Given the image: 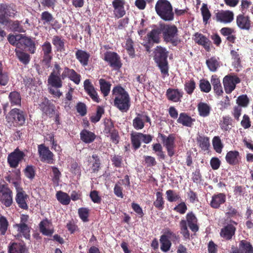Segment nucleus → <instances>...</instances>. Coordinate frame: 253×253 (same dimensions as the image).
Here are the masks:
<instances>
[{"label":"nucleus","mask_w":253,"mask_h":253,"mask_svg":"<svg viewBox=\"0 0 253 253\" xmlns=\"http://www.w3.org/2000/svg\"><path fill=\"white\" fill-rule=\"evenodd\" d=\"M62 68L60 65L55 63L53 69L48 79V83L55 88H61L62 86V80L68 78L76 84L81 82V76L73 69L65 67L61 74Z\"/></svg>","instance_id":"1"},{"label":"nucleus","mask_w":253,"mask_h":253,"mask_svg":"<svg viewBox=\"0 0 253 253\" xmlns=\"http://www.w3.org/2000/svg\"><path fill=\"white\" fill-rule=\"evenodd\" d=\"M114 96V105L122 112H127L130 107V98L127 92L121 85H117L112 90Z\"/></svg>","instance_id":"2"},{"label":"nucleus","mask_w":253,"mask_h":253,"mask_svg":"<svg viewBox=\"0 0 253 253\" xmlns=\"http://www.w3.org/2000/svg\"><path fill=\"white\" fill-rule=\"evenodd\" d=\"M186 220L181 219L179 222L180 233L185 240L190 239V232L188 226L193 232H197L199 227L198 225V219L195 214L192 212H188L186 215Z\"/></svg>","instance_id":"3"},{"label":"nucleus","mask_w":253,"mask_h":253,"mask_svg":"<svg viewBox=\"0 0 253 253\" xmlns=\"http://www.w3.org/2000/svg\"><path fill=\"white\" fill-rule=\"evenodd\" d=\"M154 60L159 68L163 78L168 76L169 64L167 60L168 52L167 49L161 46H157L154 51Z\"/></svg>","instance_id":"4"},{"label":"nucleus","mask_w":253,"mask_h":253,"mask_svg":"<svg viewBox=\"0 0 253 253\" xmlns=\"http://www.w3.org/2000/svg\"><path fill=\"white\" fill-rule=\"evenodd\" d=\"M157 15L165 21H172L174 19L172 5L168 0H158L155 6Z\"/></svg>","instance_id":"5"},{"label":"nucleus","mask_w":253,"mask_h":253,"mask_svg":"<svg viewBox=\"0 0 253 253\" xmlns=\"http://www.w3.org/2000/svg\"><path fill=\"white\" fill-rule=\"evenodd\" d=\"M161 31L163 40L166 43H170L176 46L180 42L178 38V30L174 24H161Z\"/></svg>","instance_id":"6"},{"label":"nucleus","mask_w":253,"mask_h":253,"mask_svg":"<svg viewBox=\"0 0 253 253\" xmlns=\"http://www.w3.org/2000/svg\"><path fill=\"white\" fill-rule=\"evenodd\" d=\"M26 117V114L23 111L15 108L9 112L5 116V119L10 126L20 127L25 124Z\"/></svg>","instance_id":"7"},{"label":"nucleus","mask_w":253,"mask_h":253,"mask_svg":"<svg viewBox=\"0 0 253 253\" xmlns=\"http://www.w3.org/2000/svg\"><path fill=\"white\" fill-rule=\"evenodd\" d=\"M162 34L160 25L159 27L152 29L144 37L142 45L148 52L150 53L151 52V48L154 44H158L161 42Z\"/></svg>","instance_id":"8"},{"label":"nucleus","mask_w":253,"mask_h":253,"mask_svg":"<svg viewBox=\"0 0 253 253\" xmlns=\"http://www.w3.org/2000/svg\"><path fill=\"white\" fill-rule=\"evenodd\" d=\"M17 13L15 6L12 4L0 3V24L7 26L9 17H14Z\"/></svg>","instance_id":"9"},{"label":"nucleus","mask_w":253,"mask_h":253,"mask_svg":"<svg viewBox=\"0 0 253 253\" xmlns=\"http://www.w3.org/2000/svg\"><path fill=\"white\" fill-rule=\"evenodd\" d=\"M158 136L161 139L164 146L166 147L169 156L172 157L174 155V149L176 147L175 143V134L171 133L168 136H166L164 134L159 133Z\"/></svg>","instance_id":"10"},{"label":"nucleus","mask_w":253,"mask_h":253,"mask_svg":"<svg viewBox=\"0 0 253 253\" xmlns=\"http://www.w3.org/2000/svg\"><path fill=\"white\" fill-rule=\"evenodd\" d=\"M0 201L6 207L12 204L13 192L7 184L0 183Z\"/></svg>","instance_id":"11"},{"label":"nucleus","mask_w":253,"mask_h":253,"mask_svg":"<svg viewBox=\"0 0 253 253\" xmlns=\"http://www.w3.org/2000/svg\"><path fill=\"white\" fill-rule=\"evenodd\" d=\"M38 151L40 160L48 164H53L55 160L54 154L44 144L38 146Z\"/></svg>","instance_id":"12"},{"label":"nucleus","mask_w":253,"mask_h":253,"mask_svg":"<svg viewBox=\"0 0 253 253\" xmlns=\"http://www.w3.org/2000/svg\"><path fill=\"white\" fill-rule=\"evenodd\" d=\"M25 157V153L17 148L8 155L7 163L11 168L16 169Z\"/></svg>","instance_id":"13"},{"label":"nucleus","mask_w":253,"mask_h":253,"mask_svg":"<svg viewBox=\"0 0 253 253\" xmlns=\"http://www.w3.org/2000/svg\"><path fill=\"white\" fill-rule=\"evenodd\" d=\"M104 60L115 70H119L122 67L120 57L116 52L107 51L104 53Z\"/></svg>","instance_id":"14"},{"label":"nucleus","mask_w":253,"mask_h":253,"mask_svg":"<svg viewBox=\"0 0 253 253\" xmlns=\"http://www.w3.org/2000/svg\"><path fill=\"white\" fill-rule=\"evenodd\" d=\"M240 82V79L237 76L230 75L225 76L223 79L225 92L227 94L231 93L235 89L236 84Z\"/></svg>","instance_id":"15"},{"label":"nucleus","mask_w":253,"mask_h":253,"mask_svg":"<svg viewBox=\"0 0 253 253\" xmlns=\"http://www.w3.org/2000/svg\"><path fill=\"white\" fill-rule=\"evenodd\" d=\"M234 13L230 10H217L213 19L217 22L224 24L231 23L234 19Z\"/></svg>","instance_id":"16"},{"label":"nucleus","mask_w":253,"mask_h":253,"mask_svg":"<svg viewBox=\"0 0 253 253\" xmlns=\"http://www.w3.org/2000/svg\"><path fill=\"white\" fill-rule=\"evenodd\" d=\"M230 253H253V246L247 240H242L239 242L238 247L232 246Z\"/></svg>","instance_id":"17"},{"label":"nucleus","mask_w":253,"mask_h":253,"mask_svg":"<svg viewBox=\"0 0 253 253\" xmlns=\"http://www.w3.org/2000/svg\"><path fill=\"white\" fill-rule=\"evenodd\" d=\"M42 50L43 52L42 63L49 67L53 57L52 46L50 42L45 41L42 45Z\"/></svg>","instance_id":"18"},{"label":"nucleus","mask_w":253,"mask_h":253,"mask_svg":"<svg viewBox=\"0 0 253 253\" xmlns=\"http://www.w3.org/2000/svg\"><path fill=\"white\" fill-rule=\"evenodd\" d=\"M16 191L15 201L18 206L21 209L27 210L28 209L27 202L29 196L21 187L16 189Z\"/></svg>","instance_id":"19"},{"label":"nucleus","mask_w":253,"mask_h":253,"mask_svg":"<svg viewBox=\"0 0 253 253\" xmlns=\"http://www.w3.org/2000/svg\"><path fill=\"white\" fill-rule=\"evenodd\" d=\"M41 20L43 25H50L53 29H59L61 27V24L48 11H44L41 13Z\"/></svg>","instance_id":"20"},{"label":"nucleus","mask_w":253,"mask_h":253,"mask_svg":"<svg viewBox=\"0 0 253 253\" xmlns=\"http://www.w3.org/2000/svg\"><path fill=\"white\" fill-rule=\"evenodd\" d=\"M19 48L27 49L30 53L34 54L36 50L35 42L31 38L23 35L22 38L20 39Z\"/></svg>","instance_id":"21"},{"label":"nucleus","mask_w":253,"mask_h":253,"mask_svg":"<svg viewBox=\"0 0 253 253\" xmlns=\"http://www.w3.org/2000/svg\"><path fill=\"white\" fill-rule=\"evenodd\" d=\"M151 125L150 117L146 114L136 113V116L132 121V126L136 130L142 129L145 126V123Z\"/></svg>","instance_id":"22"},{"label":"nucleus","mask_w":253,"mask_h":253,"mask_svg":"<svg viewBox=\"0 0 253 253\" xmlns=\"http://www.w3.org/2000/svg\"><path fill=\"white\" fill-rule=\"evenodd\" d=\"M232 223L237 225V223L233 221L230 220V223L223 226L221 229L220 235V236L226 240H230L232 237L235 235L236 228L232 224Z\"/></svg>","instance_id":"23"},{"label":"nucleus","mask_w":253,"mask_h":253,"mask_svg":"<svg viewBox=\"0 0 253 253\" xmlns=\"http://www.w3.org/2000/svg\"><path fill=\"white\" fill-rule=\"evenodd\" d=\"M39 108L43 114L52 117L55 112V106L47 98H44L39 104Z\"/></svg>","instance_id":"24"},{"label":"nucleus","mask_w":253,"mask_h":253,"mask_svg":"<svg viewBox=\"0 0 253 253\" xmlns=\"http://www.w3.org/2000/svg\"><path fill=\"white\" fill-rule=\"evenodd\" d=\"M226 200L225 194L223 193H215L211 196L209 205L212 209H218L222 205L225 203Z\"/></svg>","instance_id":"25"},{"label":"nucleus","mask_w":253,"mask_h":253,"mask_svg":"<svg viewBox=\"0 0 253 253\" xmlns=\"http://www.w3.org/2000/svg\"><path fill=\"white\" fill-rule=\"evenodd\" d=\"M125 0H113L112 5L114 8V14L115 18L123 17L126 13L125 9Z\"/></svg>","instance_id":"26"},{"label":"nucleus","mask_w":253,"mask_h":253,"mask_svg":"<svg viewBox=\"0 0 253 253\" xmlns=\"http://www.w3.org/2000/svg\"><path fill=\"white\" fill-rule=\"evenodd\" d=\"M84 87L86 93L90 96L94 102L97 103L100 102V99L98 93L96 91L94 86L91 84L89 79H86L84 81Z\"/></svg>","instance_id":"27"},{"label":"nucleus","mask_w":253,"mask_h":253,"mask_svg":"<svg viewBox=\"0 0 253 253\" xmlns=\"http://www.w3.org/2000/svg\"><path fill=\"white\" fill-rule=\"evenodd\" d=\"M236 24L241 30L249 31L251 28L252 22L250 17L245 15L243 12L237 16Z\"/></svg>","instance_id":"28"},{"label":"nucleus","mask_w":253,"mask_h":253,"mask_svg":"<svg viewBox=\"0 0 253 253\" xmlns=\"http://www.w3.org/2000/svg\"><path fill=\"white\" fill-rule=\"evenodd\" d=\"M194 36L193 40L196 43L203 46L206 51L210 50L211 42L207 37L198 32L195 33Z\"/></svg>","instance_id":"29"},{"label":"nucleus","mask_w":253,"mask_h":253,"mask_svg":"<svg viewBox=\"0 0 253 253\" xmlns=\"http://www.w3.org/2000/svg\"><path fill=\"white\" fill-rule=\"evenodd\" d=\"M75 56L82 66L85 67L88 65L90 57L89 53L85 50L78 49L76 51Z\"/></svg>","instance_id":"30"},{"label":"nucleus","mask_w":253,"mask_h":253,"mask_svg":"<svg viewBox=\"0 0 253 253\" xmlns=\"http://www.w3.org/2000/svg\"><path fill=\"white\" fill-rule=\"evenodd\" d=\"M183 93L178 89H173L169 88L166 91L167 98L171 101L177 102L180 101Z\"/></svg>","instance_id":"31"},{"label":"nucleus","mask_w":253,"mask_h":253,"mask_svg":"<svg viewBox=\"0 0 253 253\" xmlns=\"http://www.w3.org/2000/svg\"><path fill=\"white\" fill-rule=\"evenodd\" d=\"M52 43L56 51L62 52L65 51V40L61 36L55 35L52 38Z\"/></svg>","instance_id":"32"},{"label":"nucleus","mask_w":253,"mask_h":253,"mask_svg":"<svg viewBox=\"0 0 253 253\" xmlns=\"http://www.w3.org/2000/svg\"><path fill=\"white\" fill-rule=\"evenodd\" d=\"M220 34L226 37V40L230 42L234 43L235 42L236 37L235 31L233 28L230 27H223L220 30Z\"/></svg>","instance_id":"33"},{"label":"nucleus","mask_w":253,"mask_h":253,"mask_svg":"<svg viewBox=\"0 0 253 253\" xmlns=\"http://www.w3.org/2000/svg\"><path fill=\"white\" fill-rule=\"evenodd\" d=\"M80 134L81 140L87 144L93 142L96 137V135L94 132L86 129H83Z\"/></svg>","instance_id":"34"},{"label":"nucleus","mask_w":253,"mask_h":253,"mask_svg":"<svg viewBox=\"0 0 253 253\" xmlns=\"http://www.w3.org/2000/svg\"><path fill=\"white\" fill-rule=\"evenodd\" d=\"M240 153L237 151H230L228 152L225 156V160L228 164L232 166L237 165L239 164Z\"/></svg>","instance_id":"35"},{"label":"nucleus","mask_w":253,"mask_h":253,"mask_svg":"<svg viewBox=\"0 0 253 253\" xmlns=\"http://www.w3.org/2000/svg\"><path fill=\"white\" fill-rule=\"evenodd\" d=\"M8 253H27L26 246L21 243H10L8 247Z\"/></svg>","instance_id":"36"},{"label":"nucleus","mask_w":253,"mask_h":253,"mask_svg":"<svg viewBox=\"0 0 253 253\" xmlns=\"http://www.w3.org/2000/svg\"><path fill=\"white\" fill-rule=\"evenodd\" d=\"M15 52L17 58L20 62L25 65L29 63L31 59L30 55L24 52L23 49L16 48Z\"/></svg>","instance_id":"37"},{"label":"nucleus","mask_w":253,"mask_h":253,"mask_svg":"<svg viewBox=\"0 0 253 253\" xmlns=\"http://www.w3.org/2000/svg\"><path fill=\"white\" fill-rule=\"evenodd\" d=\"M8 99L11 106H21V95L19 92L13 91L10 92Z\"/></svg>","instance_id":"38"},{"label":"nucleus","mask_w":253,"mask_h":253,"mask_svg":"<svg viewBox=\"0 0 253 253\" xmlns=\"http://www.w3.org/2000/svg\"><path fill=\"white\" fill-rule=\"evenodd\" d=\"M214 92L217 95H221L223 92L219 79L216 75H212L211 80Z\"/></svg>","instance_id":"39"},{"label":"nucleus","mask_w":253,"mask_h":253,"mask_svg":"<svg viewBox=\"0 0 253 253\" xmlns=\"http://www.w3.org/2000/svg\"><path fill=\"white\" fill-rule=\"evenodd\" d=\"M194 121V119L185 113H181L179 114L178 119L177 120V123L188 127H191Z\"/></svg>","instance_id":"40"},{"label":"nucleus","mask_w":253,"mask_h":253,"mask_svg":"<svg viewBox=\"0 0 253 253\" xmlns=\"http://www.w3.org/2000/svg\"><path fill=\"white\" fill-rule=\"evenodd\" d=\"M14 226L17 228V231L21 234L26 239L30 238V228L27 224L18 223Z\"/></svg>","instance_id":"41"},{"label":"nucleus","mask_w":253,"mask_h":253,"mask_svg":"<svg viewBox=\"0 0 253 253\" xmlns=\"http://www.w3.org/2000/svg\"><path fill=\"white\" fill-rule=\"evenodd\" d=\"M219 58L215 56L211 57L210 58L206 60V65L211 72H216L218 68L220 67Z\"/></svg>","instance_id":"42"},{"label":"nucleus","mask_w":253,"mask_h":253,"mask_svg":"<svg viewBox=\"0 0 253 253\" xmlns=\"http://www.w3.org/2000/svg\"><path fill=\"white\" fill-rule=\"evenodd\" d=\"M197 108L200 116L206 117L210 115L211 107L208 104L201 102L198 104Z\"/></svg>","instance_id":"43"},{"label":"nucleus","mask_w":253,"mask_h":253,"mask_svg":"<svg viewBox=\"0 0 253 253\" xmlns=\"http://www.w3.org/2000/svg\"><path fill=\"white\" fill-rule=\"evenodd\" d=\"M99 84L101 93L104 97L108 96L110 92L111 84L104 79L99 80Z\"/></svg>","instance_id":"44"},{"label":"nucleus","mask_w":253,"mask_h":253,"mask_svg":"<svg viewBox=\"0 0 253 253\" xmlns=\"http://www.w3.org/2000/svg\"><path fill=\"white\" fill-rule=\"evenodd\" d=\"M9 81L8 72L3 71V66L2 61L0 60V85L5 86Z\"/></svg>","instance_id":"45"},{"label":"nucleus","mask_w":253,"mask_h":253,"mask_svg":"<svg viewBox=\"0 0 253 253\" xmlns=\"http://www.w3.org/2000/svg\"><path fill=\"white\" fill-rule=\"evenodd\" d=\"M21 21L18 20H9L8 24L10 29L13 32L24 33L26 30L21 24Z\"/></svg>","instance_id":"46"},{"label":"nucleus","mask_w":253,"mask_h":253,"mask_svg":"<svg viewBox=\"0 0 253 253\" xmlns=\"http://www.w3.org/2000/svg\"><path fill=\"white\" fill-rule=\"evenodd\" d=\"M160 243L161 245L160 249L162 251L167 253L169 251L172 244L164 234L161 236Z\"/></svg>","instance_id":"47"},{"label":"nucleus","mask_w":253,"mask_h":253,"mask_svg":"<svg viewBox=\"0 0 253 253\" xmlns=\"http://www.w3.org/2000/svg\"><path fill=\"white\" fill-rule=\"evenodd\" d=\"M130 140L134 150H137L141 146V136L140 132L132 133L130 134Z\"/></svg>","instance_id":"48"},{"label":"nucleus","mask_w":253,"mask_h":253,"mask_svg":"<svg viewBox=\"0 0 253 253\" xmlns=\"http://www.w3.org/2000/svg\"><path fill=\"white\" fill-rule=\"evenodd\" d=\"M164 235L167 237L170 242L174 245L179 244L180 241V237L179 235L172 231L169 229L166 230Z\"/></svg>","instance_id":"49"},{"label":"nucleus","mask_w":253,"mask_h":253,"mask_svg":"<svg viewBox=\"0 0 253 253\" xmlns=\"http://www.w3.org/2000/svg\"><path fill=\"white\" fill-rule=\"evenodd\" d=\"M197 141L199 146L204 150L208 149L210 146V139L207 136L199 135L197 138Z\"/></svg>","instance_id":"50"},{"label":"nucleus","mask_w":253,"mask_h":253,"mask_svg":"<svg viewBox=\"0 0 253 253\" xmlns=\"http://www.w3.org/2000/svg\"><path fill=\"white\" fill-rule=\"evenodd\" d=\"M56 197L57 200L63 205H69L70 202V197L68 194L61 191L56 193Z\"/></svg>","instance_id":"51"},{"label":"nucleus","mask_w":253,"mask_h":253,"mask_svg":"<svg viewBox=\"0 0 253 253\" xmlns=\"http://www.w3.org/2000/svg\"><path fill=\"white\" fill-rule=\"evenodd\" d=\"M162 192H157L156 193V199L153 203V205L155 208L160 211L164 208L165 201Z\"/></svg>","instance_id":"52"},{"label":"nucleus","mask_w":253,"mask_h":253,"mask_svg":"<svg viewBox=\"0 0 253 253\" xmlns=\"http://www.w3.org/2000/svg\"><path fill=\"white\" fill-rule=\"evenodd\" d=\"M134 42L130 38L126 39L125 48L129 57L133 58L135 57V49L134 47Z\"/></svg>","instance_id":"53"},{"label":"nucleus","mask_w":253,"mask_h":253,"mask_svg":"<svg viewBox=\"0 0 253 253\" xmlns=\"http://www.w3.org/2000/svg\"><path fill=\"white\" fill-rule=\"evenodd\" d=\"M201 14L203 17V22L206 24L211 17V13L210 11L208 5L206 3H203L201 8Z\"/></svg>","instance_id":"54"},{"label":"nucleus","mask_w":253,"mask_h":253,"mask_svg":"<svg viewBox=\"0 0 253 253\" xmlns=\"http://www.w3.org/2000/svg\"><path fill=\"white\" fill-rule=\"evenodd\" d=\"M25 176L30 179L33 180L35 178L36 175V168L34 166L27 165L23 170Z\"/></svg>","instance_id":"55"},{"label":"nucleus","mask_w":253,"mask_h":253,"mask_svg":"<svg viewBox=\"0 0 253 253\" xmlns=\"http://www.w3.org/2000/svg\"><path fill=\"white\" fill-rule=\"evenodd\" d=\"M184 86L186 92L189 95H191L196 88V83L194 79H192L189 81H186Z\"/></svg>","instance_id":"56"},{"label":"nucleus","mask_w":253,"mask_h":253,"mask_svg":"<svg viewBox=\"0 0 253 253\" xmlns=\"http://www.w3.org/2000/svg\"><path fill=\"white\" fill-rule=\"evenodd\" d=\"M238 106L241 107H247L250 103V99L246 94L239 96L236 100Z\"/></svg>","instance_id":"57"},{"label":"nucleus","mask_w":253,"mask_h":253,"mask_svg":"<svg viewBox=\"0 0 253 253\" xmlns=\"http://www.w3.org/2000/svg\"><path fill=\"white\" fill-rule=\"evenodd\" d=\"M9 226V223L6 218L0 215V233L1 235H4L7 230Z\"/></svg>","instance_id":"58"},{"label":"nucleus","mask_w":253,"mask_h":253,"mask_svg":"<svg viewBox=\"0 0 253 253\" xmlns=\"http://www.w3.org/2000/svg\"><path fill=\"white\" fill-rule=\"evenodd\" d=\"M23 35L19 34L17 35H13L9 34L7 37L8 42L12 45L15 46L16 48H19V44L20 42V39L22 38Z\"/></svg>","instance_id":"59"},{"label":"nucleus","mask_w":253,"mask_h":253,"mask_svg":"<svg viewBox=\"0 0 253 253\" xmlns=\"http://www.w3.org/2000/svg\"><path fill=\"white\" fill-rule=\"evenodd\" d=\"M104 113V109L102 107L97 106L96 113L95 115H92L90 117V121L93 123H96L100 120L102 115Z\"/></svg>","instance_id":"60"},{"label":"nucleus","mask_w":253,"mask_h":253,"mask_svg":"<svg viewBox=\"0 0 253 253\" xmlns=\"http://www.w3.org/2000/svg\"><path fill=\"white\" fill-rule=\"evenodd\" d=\"M167 199L169 202H176L180 199L179 193H176L172 190H168L166 191Z\"/></svg>","instance_id":"61"},{"label":"nucleus","mask_w":253,"mask_h":253,"mask_svg":"<svg viewBox=\"0 0 253 253\" xmlns=\"http://www.w3.org/2000/svg\"><path fill=\"white\" fill-rule=\"evenodd\" d=\"M92 158L94 160V162L93 163L91 167L92 172L93 173H97L100 169V160L99 157L95 154L92 155Z\"/></svg>","instance_id":"62"},{"label":"nucleus","mask_w":253,"mask_h":253,"mask_svg":"<svg viewBox=\"0 0 253 253\" xmlns=\"http://www.w3.org/2000/svg\"><path fill=\"white\" fill-rule=\"evenodd\" d=\"M47 223L48 222L46 220L42 221L39 224L40 230L44 235L51 236L53 234V231L46 228Z\"/></svg>","instance_id":"63"},{"label":"nucleus","mask_w":253,"mask_h":253,"mask_svg":"<svg viewBox=\"0 0 253 253\" xmlns=\"http://www.w3.org/2000/svg\"><path fill=\"white\" fill-rule=\"evenodd\" d=\"M222 122L220 124L221 129L224 131L229 130V125L232 124L231 118L229 116H226L222 117Z\"/></svg>","instance_id":"64"}]
</instances>
